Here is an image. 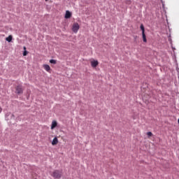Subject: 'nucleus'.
<instances>
[{"label": "nucleus", "mask_w": 179, "mask_h": 179, "mask_svg": "<svg viewBox=\"0 0 179 179\" xmlns=\"http://www.w3.org/2000/svg\"><path fill=\"white\" fill-rule=\"evenodd\" d=\"M140 29L142 31L143 41L144 43H148V40L146 39V34H145V27L143 26V24H141Z\"/></svg>", "instance_id": "f257e3e1"}, {"label": "nucleus", "mask_w": 179, "mask_h": 179, "mask_svg": "<svg viewBox=\"0 0 179 179\" xmlns=\"http://www.w3.org/2000/svg\"><path fill=\"white\" fill-rule=\"evenodd\" d=\"M79 29H80V27L79 26V24L78 22H75L73 24L72 27V31L73 33H78L79 31Z\"/></svg>", "instance_id": "f03ea898"}, {"label": "nucleus", "mask_w": 179, "mask_h": 179, "mask_svg": "<svg viewBox=\"0 0 179 179\" xmlns=\"http://www.w3.org/2000/svg\"><path fill=\"white\" fill-rule=\"evenodd\" d=\"M61 176L62 174L59 171H55L52 174V177H54V178H56V179L61 178Z\"/></svg>", "instance_id": "7ed1b4c3"}, {"label": "nucleus", "mask_w": 179, "mask_h": 179, "mask_svg": "<svg viewBox=\"0 0 179 179\" xmlns=\"http://www.w3.org/2000/svg\"><path fill=\"white\" fill-rule=\"evenodd\" d=\"M15 90L17 94H22V93H23V87H22V85L17 86Z\"/></svg>", "instance_id": "20e7f679"}, {"label": "nucleus", "mask_w": 179, "mask_h": 179, "mask_svg": "<svg viewBox=\"0 0 179 179\" xmlns=\"http://www.w3.org/2000/svg\"><path fill=\"white\" fill-rule=\"evenodd\" d=\"M99 65V61L92 59L91 60V66L92 68H96Z\"/></svg>", "instance_id": "39448f33"}, {"label": "nucleus", "mask_w": 179, "mask_h": 179, "mask_svg": "<svg viewBox=\"0 0 179 179\" xmlns=\"http://www.w3.org/2000/svg\"><path fill=\"white\" fill-rule=\"evenodd\" d=\"M72 17V13L69 12V10L66 11V14L64 15L65 19H71Z\"/></svg>", "instance_id": "423d86ee"}, {"label": "nucleus", "mask_w": 179, "mask_h": 179, "mask_svg": "<svg viewBox=\"0 0 179 179\" xmlns=\"http://www.w3.org/2000/svg\"><path fill=\"white\" fill-rule=\"evenodd\" d=\"M43 67L44 68L45 71H46L47 72H50V71H51V67H50V65L43 64Z\"/></svg>", "instance_id": "0eeeda50"}, {"label": "nucleus", "mask_w": 179, "mask_h": 179, "mask_svg": "<svg viewBox=\"0 0 179 179\" xmlns=\"http://www.w3.org/2000/svg\"><path fill=\"white\" fill-rule=\"evenodd\" d=\"M57 125H58V123L57 122V121L53 120L52 122L51 129H54V128H55Z\"/></svg>", "instance_id": "6e6552de"}, {"label": "nucleus", "mask_w": 179, "mask_h": 179, "mask_svg": "<svg viewBox=\"0 0 179 179\" xmlns=\"http://www.w3.org/2000/svg\"><path fill=\"white\" fill-rule=\"evenodd\" d=\"M52 145L54 146L55 145H58V138L55 137L52 141Z\"/></svg>", "instance_id": "1a4fd4ad"}, {"label": "nucleus", "mask_w": 179, "mask_h": 179, "mask_svg": "<svg viewBox=\"0 0 179 179\" xmlns=\"http://www.w3.org/2000/svg\"><path fill=\"white\" fill-rule=\"evenodd\" d=\"M6 40V41H8V43H10V41H12V36L11 35L8 36V37H7Z\"/></svg>", "instance_id": "9d476101"}, {"label": "nucleus", "mask_w": 179, "mask_h": 179, "mask_svg": "<svg viewBox=\"0 0 179 179\" xmlns=\"http://www.w3.org/2000/svg\"><path fill=\"white\" fill-rule=\"evenodd\" d=\"M147 135H148V138L153 136V134L152 133V131L147 132Z\"/></svg>", "instance_id": "9b49d317"}, {"label": "nucleus", "mask_w": 179, "mask_h": 179, "mask_svg": "<svg viewBox=\"0 0 179 179\" xmlns=\"http://www.w3.org/2000/svg\"><path fill=\"white\" fill-rule=\"evenodd\" d=\"M50 63L55 64H57V60H55V59H50Z\"/></svg>", "instance_id": "f8f14e48"}, {"label": "nucleus", "mask_w": 179, "mask_h": 179, "mask_svg": "<svg viewBox=\"0 0 179 179\" xmlns=\"http://www.w3.org/2000/svg\"><path fill=\"white\" fill-rule=\"evenodd\" d=\"M23 55H24V57H26V55H27V52L24 51V53H23Z\"/></svg>", "instance_id": "ddd939ff"}, {"label": "nucleus", "mask_w": 179, "mask_h": 179, "mask_svg": "<svg viewBox=\"0 0 179 179\" xmlns=\"http://www.w3.org/2000/svg\"><path fill=\"white\" fill-rule=\"evenodd\" d=\"M0 113H2V108L0 107Z\"/></svg>", "instance_id": "4468645a"}, {"label": "nucleus", "mask_w": 179, "mask_h": 179, "mask_svg": "<svg viewBox=\"0 0 179 179\" xmlns=\"http://www.w3.org/2000/svg\"><path fill=\"white\" fill-rule=\"evenodd\" d=\"M24 50H26V47H24Z\"/></svg>", "instance_id": "2eb2a0df"}, {"label": "nucleus", "mask_w": 179, "mask_h": 179, "mask_svg": "<svg viewBox=\"0 0 179 179\" xmlns=\"http://www.w3.org/2000/svg\"><path fill=\"white\" fill-rule=\"evenodd\" d=\"M45 1H48V0H45Z\"/></svg>", "instance_id": "dca6fc26"}]
</instances>
